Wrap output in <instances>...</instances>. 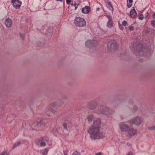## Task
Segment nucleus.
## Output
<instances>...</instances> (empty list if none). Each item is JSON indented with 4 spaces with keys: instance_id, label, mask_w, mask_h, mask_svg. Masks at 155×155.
<instances>
[{
    "instance_id": "20",
    "label": "nucleus",
    "mask_w": 155,
    "mask_h": 155,
    "mask_svg": "<svg viewBox=\"0 0 155 155\" xmlns=\"http://www.w3.org/2000/svg\"><path fill=\"white\" fill-rule=\"evenodd\" d=\"M148 129L150 130H155V125H153L149 127H148Z\"/></svg>"
},
{
    "instance_id": "25",
    "label": "nucleus",
    "mask_w": 155,
    "mask_h": 155,
    "mask_svg": "<svg viewBox=\"0 0 155 155\" xmlns=\"http://www.w3.org/2000/svg\"><path fill=\"white\" fill-rule=\"evenodd\" d=\"M41 142V140L39 139H36L35 141V142L36 144H37V145H38L39 143Z\"/></svg>"
},
{
    "instance_id": "40",
    "label": "nucleus",
    "mask_w": 155,
    "mask_h": 155,
    "mask_svg": "<svg viewBox=\"0 0 155 155\" xmlns=\"http://www.w3.org/2000/svg\"><path fill=\"white\" fill-rule=\"evenodd\" d=\"M99 10H100V8H97V10H97V11H99Z\"/></svg>"
},
{
    "instance_id": "7",
    "label": "nucleus",
    "mask_w": 155,
    "mask_h": 155,
    "mask_svg": "<svg viewBox=\"0 0 155 155\" xmlns=\"http://www.w3.org/2000/svg\"><path fill=\"white\" fill-rule=\"evenodd\" d=\"M97 44L96 41L94 40H87L85 42L86 47L91 48L95 47Z\"/></svg>"
},
{
    "instance_id": "13",
    "label": "nucleus",
    "mask_w": 155,
    "mask_h": 155,
    "mask_svg": "<svg viewBox=\"0 0 155 155\" xmlns=\"http://www.w3.org/2000/svg\"><path fill=\"white\" fill-rule=\"evenodd\" d=\"M107 17L109 20L107 23V27L109 28H111L113 26V22L110 16H107Z\"/></svg>"
},
{
    "instance_id": "21",
    "label": "nucleus",
    "mask_w": 155,
    "mask_h": 155,
    "mask_svg": "<svg viewBox=\"0 0 155 155\" xmlns=\"http://www.w3.org/2000/svg\"><path fill=\"white\" fill-rule=\"evenodd\" d=\"M71 155H81L77 151H74Z\"/></svg>"
},
{
    "instance_id": "6",
    "label": "nucleus",
    "mask_w": 155,
    "mask_h": 155,
    "mask_svg": "<svg viewBox=\"0 0 155 155\" xmlns=\"http://www.w3.org/2000/svg\"><path fill=\"white\" fill-rule=\"evenodd\" d=\"M142 120L140 117L137 116L129 120L128 122L130 125L134 124L139 126L141 124Z\"/></svg>"
},
{
    "instance_id": "35",
    "label": "nucleus",
    "mask_w": 155,
    "mask_h": 155,
    "mask_svg": "<svg viewBox=\"0 0 155 155\" xmlns=\"http://www.w3.org/2000/svg\"><path fill=\"white\" fill-rule=\"evenodd\" d=\"M133 109L135 110H137V107L136 106H134Z\"/></svg>"
},
{
    "instance_id": "16",
    "label": "nucleus",
    "mask_w": 155,
    "mask_h": 155,
    "mask_svg": "<svg viewBox=\"0 0 155 155\" xmlns=\"http://www.w3.org/2000/svg\"><path fill=\"white\" fill-rule=\"evenodd\" d=\"M106 5L107 8L110 10L111 11H113V8L111 4V2L110 1H107L106 2Z\"/></svg>"
},
{
    "instance_id": "37",
    "label": "nucleus",
    "mask_w": 155,
    "mask_h": 155,
    "mask_svg": "<svg viewBox=\"0 0 155 155\" xmlns=\"http://www.w3.org/2000/svg\"><path fill=\"white\" fill-rule=\"evenodd\" d=\"M127 155H132V153L131 152H129Z\"/></svg>"
},
{
    "instance_id": "27",
    "label": "nucleus",
    "mask_w": 155,
    "mask_h": 155,
    "mask_svg": "<svg viewBox=\"0 0 155 155\" xmlns=\"http://www.w3.org/2000/svg\"><path fill=\"white\" fill-rule=\"evenodd\" d=\"M143 18L144 16L142 14L140 15L139 17V19L140 20H142L143 19Z\"/></svg>"
},
{
    "instance_id": "33",
    "label": "nucleus",
    "mask_w": 155,
    "mask_h": 155,
    "mask_svg": "<svg viewBox=\"0 0 155 155\" xmlns=\"http://www.w3.org/2000/svg\"><path fill=\"white\" fill-rule=\"evenodd\" d=\"M68 151L67 150L66 151H64V155H67L68 154Z\"/></svg>"
},
{
    "instance_id": "38",
    "label": "nucleus",
    "mask_w": 155,
    "mask_h": 155,
    "mask_svg": "<svg viewBox=\"0 0 155 155\" xmlns=\"http://www.w3.org/2000/svg\"><path fill=\"white\" fill-rule=\"evenodd\" d=\"M153 18H155V13H154L153 15Z\"/></svg>"
},
{
    "instance_id": "19",
    "label": "nucleus",
    "mask_w": 155,
    "mask_h": 155,
    "mask_svg": "<svg viewBox=\"0 0 155 155\" xmlns=\"http://www.w3.org/2000/svg\"><path fill=\"white\" fill-rule=\"evenodd\" d=\"M21 143V142L19 141L17 142V143H15L13 145V148H15L16 147H17L18 146H19Z\"/></svg>"
},
{
    "instance_id": "17",
    "label": "nucleus",
    "mask_w": 155,
    "mask_h": 155,
    "mask_svg": "<svg viewBox=\"0 0 155 155\" xmlns=\"http://www.w3.org/2000/svg\"><path fill=\"white\" fill-rule=\"evenodd\" d=\"M94 118V115L93 114H91L88 115L87 117V119L89 122V123H91L92 120Z\"/></svg>"
},
{
    "instance_id": "26",
    "label": "nucleus",
    "mask_w": 155,
    "mask_h": 155,
    "mask_svg": "<svg viewBox=\"0 0 155 155\" xmlns=\"http://www.w3.org/2000/svg\"><path fill=\"white\" fill-rule=\"evenodd\" d=\"M151 25L153 27L155 28V20H153L151 21Z\"/></svg>"
},
{
    "instance_id": "9",
    "label": "nucleus",
    "mask_w": 155,
    "mask_h": 155,
    "mask_svg": "<svg viewBox=\"0 0 155 155\" xmlns=\"http://www.w3.org/2000/svg\"><path fill=\"white\" fill-rule=\"evenodd\" d=\"M11 2L13 7L16 9L19 8L22 4L21 2L19 0H12Z\"/></svg>"
},
{
    "instance_id": "4",
    "label": "nucleus",
    "mask_w": 155,
    "mask_h": 155,
    "mask_svg": "<svg viewBox=\"0 0 155 155\" xmlns=\"http://www.w3.org/2000/svg\"><path fill=\"white\" fill-rule=\"evenodd\" d=\"M107 47L108 50L110 51L117 49L118 45L116 41L112 40L108 42Z\"/></svg>"
},
{
    "instance_id": "34",
    "label": "nucleus",
    "mask_w": 155,
    "mask_h": 155,
    "mask_svg": "<svg viewBox=\"0 0 155 155\" xmlns=\"http://www.w3.org/2000/svg\"><path fill=\"white\" fill-rule=\"evenodd\" d=\"M133 2V0H127V2H129V3H132Z\"/></svg>"
},
{
    "instance_id": "43",
    "label": "nucleus",
    "mask_w": 155,
    "mask_h": 155,
    "mask_svg": "<svg viewBox=\"0 0 155 155\" xmlns=\"http://www.w3.org/2000/svg\"><path fill=\"white\" fill-rule=\"evenodd\" d=\"M147 16L148 15V13H147Z\"/></svg>"
},
{
    "instance_id": "18",
    "label": "nucleus",
    "mask_w": 155,
    "mask_h": 155,
    "mask_svg": "<svg viewBox=\"0 0 155 155\" xmlns=\"http://www.w3.org/2000/svg\"><path fill=\"white\" fill-rule=\"evenodd\" d=\"M48 148H46L41 151V152L42 155H47L48 153Z\"/></svg>"
},
{
    "instance_id": "31",
    "label": "nucleus",
    "mask_w": 155,
    "mask_h": 155,
    "mask_svg": "<svg viewBox=\"0 0 155 155\" xmlns=\"http://www.w3.org/2000/svg\"><path fill=\"white\" fill-rule=\"evenodd\" d=\"M66 3L68 4H69L71 2V0H66Z\"/></svg>"
},
{
    "instance_id": "28",
    "label": "nucleus",
    "mask_w": 155,
    "mask_h": 155,
    "mask_svg": "<svg viewBox=\"0 0 155 155\" xmlns=\"http://www.w3.org/2000/svg\"><path fill=\"white\" fill-rule=\"evenodd\" d=\"M132 6V3H129V2H127V6L128 8H130Z\"/></svg>"
},
{
    "instance_id": "1",
    "label": "nucleus",
    "mask_w": 155,
    "mask_h": 155,
    "mask_svg": "<svg viewBox=\"0 0 155 155\" xmlns=\"http://www.w3.org/2000/svg\"><path fill=\"white\" fill-rule=\"evenodd\" d=\"M101 125L100 119L97 118L93 121L92 125L87 130L91 139L95 140L103 139L105 137V132L101 128Z\"/></svg>"
},
{
    "instance_id": "44",
    "label": "nucleus",
    "mask_w": 155,
    "mask_h": 155,
    "mask_svg": "<svg viewBox=\"0 0 155 155\" xmlns=\"http://www.w3.org/2000/svg\"><path fill=\"white\" fill-rule=\"evenodd\" d=\"M20 35L21 36V34H20Z\"/></svg>"
},
{
    "instance_id": "24",
    "label": "nucleus",
    "mask_w": 155,
    "mask_h": 155,
    "mask_svg": "<svg viewBox=\"0 0 155 155\" xmlns=\"http://www.w3.org/2000/svg\"><path fill=\"white\" fill-rule=\"evenodd\" d=\"M46 145L45 143L43 141H41L40 144L41 146H45Z\"/></svg>"
},
{
    "instance_id": "8",
    "label": "nucleus",
    "mask_w": 155,
    "mask_h": 155,
    "mask_svg": "<svg viewBox=\"0 0 155 155\" xmlns=\"http://www.w3.org/2000/svg\"><path fill=\"white\" fill-rule=\"evenodd\" d=\"M119 128L121 132H127L129 127V125L127 124L125 122L120 123L119 125Z\"/></svg>"
},
{
    "instance_id": "3",
    "label": "nucleus",
    "mask_w": 155,
    "mask_h": 155,
    "mask_svg": "<svg viewBox=\"0 0 155 155\" xmlns=\"http://www.w3.org/2000/svg\"><path fill=\"white\" fill-rule=\"evenodd\" d=\"M74 23L76 26L79 27L84 26L86 24L84 19L80 17L76 18L74 19Z\"/></svg>"
},
{
    "instance_id": "23",
    "label": "nucleus",
    "mask_w": 155,
    "mask_h": 155,
    "mask_svg": "<svg viewBox=\"0 0 155 155\" xmlns=\"http://www.w3.org/2000/svg\"><path fill=\"white\" fill-rule=\"evenodd\" d=\"M63 126L64 128L65 129V130L67 129V124L66 123H64L63 124Z\"/></svg>"
},
{
    "instance_id": "32",
    "label": "nucleus",
    "mask_w": 155,
    "mask_h": 155,
    "mask_svg": "<svg viewBox=\"0 0 155 155\" xmlns=\"http://www.w3.org/2000/svg\"><path fill=\"white\" fill-rule=\"evenodd\" d=\"M129 29L131 31H133L134 29V28L132 26H130L129 27Z\"/></svg>"
},
{
    "instance_id": "42",
    "label": "nucleus",
    "mask_w": 155,
    "mask_h": 155,
    "mask_svg": "<svg viewBox=\"0 0 155 155\" xmlns=\"http://www.w3.org/2000/svg\"><path fill=\"white\" fill-rule=\"evenodd\" d=\"M56 0L57 1H60V2H62V0Z\"/></svg>"
},
{
    "instance_id": "12",
    "label": "nucleus",
    "mask_w": 155,
    "mask_h": 155,
    "mask_svg": "<svg viewBox=\"0 0 155 155\" xmlns=\"http://www.w3.org/2000/svg\"><path fill=\"white\" fill-rule=\"evenodd\" d=\"M12 24V21L10 19H7L5 21V24L8 28L10 27Z\"/></svg>"
},
{
    "instance_id": "2",
    "label": "nucleus",
    "mask_w": 155,
    "mask_h": 155,
    "mask_svg": "<svg viewBox=\"0 0 155 155\" xmlns=\"http://www.w3.org/2000/svg\"><path fill=\"white\" fill-rule=\"evenodd\" d=\"M99 111L101 114L109 115L112 113L111 109L104 106H101L99 109Z\"/></svg>"
},
{
    "instance_id": "5",
    "label": "nucleus",
    "mask_w": 155,
    "mask_h": 155,
    "mask_svg": "<svg viewBox=\"0 0 155 155\" xmlns=\"http://www.w3.org/2000/svg\"><path fill=\"white\" fill-rule=\"evenodd\" d=\"M56 105V104L55 103L53 102L51 103L47 107L46 109V114L48 116H50L51 115L50 114V112L53 114H54L56 113V111L54 109Z\"/></svg>"
},
{
    "instance_id": "39",
    "label": "nucleus",
    "mask_w": 155,
    "mask_h": 155,
    "mask_svg": "<svg viewBox=\"0 0 155 155\" xmlns=\"http://www.w3.org/2000/svg\"><path fill=\"white\" fill-rule=\"evenodd\" d=\"M74 5L75 6V9H76L77 8V7H76V4L75 3H74Z\"/></svg>"
},
{
    "instance_id": "36",
    "label": "nucleus",
    "mask_w": 155,
    "mask_h": 155,
    "mask_svg": "<svg viewBox=\"0 0 155 155\" xmlns=\"http://www.w3.org/2000/svg\"><path fill=\"white\" fill-rule=\"evenodd\" d=\"M119 27L120 29L121 30H123V28L121 25H119Z\"/></svg>"
},
{
    "instance_id": "30",
    "label": "nucleus",
    "mask_w": 155,
    "mask_h": 155,
    "mask_svg": "<svg viewBox=\"0 0 155 155\" xmlns=\"http://www.w3.org/2000/svg\"><path fill=\"white\" fill-rule=\"evenodd\" d=\"M103 153L101 152H99L95 153V155H103Z\"/></svg>"
},
{
    "instance_id": "15",
    "label": "nucleus",
    "mask_w": 155,
    "mask_h": 155,
    "mask_svg": "<svg viewBox=\"0 0 155 155\" xmlns=\"http://www.w3.org/2000/svg\"><path fill=\"white\" fill-rule=\"evenodd\" d=\"M90 11V8L88 6H85L82 8V12L84 14L88 13Z\"/></svg>"
},
{
    "instance_id": "10",
    "label": "nucleus",
    "mask_w": 155,
    "mask_h": 155,
    "mask_svg": "<svg viewBox=\"0 0 155 155\" xmlns=\"http://www.w3.org/2000/svg\"><path fill=\"white\" fill-rule=\"evenodd\" d=\"M127 132L129 135L130 136H133L137 134V130L133 127L129 128Z\"/></svg>"
},
{
    "instance_id": "11",
    "label": "nucleus",
    "mask_w": 155,
    "mask_h": 155,
    "mask_svg": "<svg viewBox=\"0 0 155 155\" xmlns=\"http://www.w3.org/2000/svg\"><path fill=\"white\" fill-rule=\"evenodd\" d=\"M140 51V54L141 55H142L144 56L147 57L148 55H149L150 53L149 51H148V50L146 49H144L143 51Z\"/></svg>"
},
{
    "instance_id": "14",
    "label": "nucleus",
    "mask_w": 155,
    "mask_h": 155,
    "mask_svg": "<svg viewBox=\"0 0 155 155\" xmlns=\"http://www.w3.org/2000/svg\"><path fill=\"white\" fill-rule=\"evenodd\" d=\"M130 16L132 18H134L137 15V13L134 9H132L130 12Z\"/></svg>"
},
{
    "instance_id": "41",
    "label": "nucleus",
    "mask_w": 155,
    "mask_h": 155,
    "mask_svg": "<svg viewBox=\"0 0 155 155\" xmlns=\"http://www.w3.org/2000/svg\"><path fill=\"white\" fill-rule=\"evenodd\" d=\"M92 104H96V103L95 102H93L92 103Z\"/></svg>"
},
{
    "instance_id": "29",
    "label": "nucleus",
    "mask_w": 155,
    "mask_h": 155,
    "mask_svg": "<svg viewBox=\"0 0 155 155\" xmlns=\"http://www.w3.org/2000/svg\"><path fill=\"white\" fill-rule=\"evenodd\" d=\"M127 24V22L125 21H124L122 22V25L123 26H126Z\"/></svg>"
},
{
    "instance_id": "22",
    "label": "nucleus",
    "mask_w": 155,
    "mask_h": 155,
    "mask_svg": "<svg viewBox=\"0 0 155 155\" xmlns=\"http://www.w3.org/2000/svg\"><path fill=\"white\" fill-rule=\"evenodd\" d=\"M0 155H8V154L7 152L3 151L0 153Z\"/></svg>"
}]
</instances>
